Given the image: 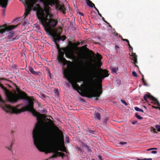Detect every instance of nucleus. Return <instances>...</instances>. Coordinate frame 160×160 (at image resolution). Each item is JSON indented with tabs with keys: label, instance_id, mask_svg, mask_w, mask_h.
Segmentation results:
<instances>
[{
	"label": "nucleus",
	"instance_id": "nucleus-1",
	"mask_svg": "<svg viewBox=\"0 0 160 160\" xmlns=\"http://www.w3.org/2000/svg\"><path fill=\"white\" fill-rule=\"evenodd\" d=\"M58 50V55L57 59L58 62L62 64L63 66L67 64V68L63 69L64 77L71 84L73 89L76 90L82 96L88 98L94 97L96 98L95 100H98V98L102 93V88L100 85L96 89L94 90L95 82L97 81L99 83H101L104 78L109 76V72L106 69H100L98 74L97 71L95 69H93L90 74V73H87L88 82L79 86L77 83L80 81H83L84 79L81 75L78 76L76 78L72 77L71 70L72 62L67 60L64 58V52L66 48H63Z\"/></svg>",
	"mask_w": 160,
	"mask_h": 160
},
{
	"label": "nucleus",
	"instance_id": "nucleus-2",
	"mask_svg": "<svg viewBox=\"0 0 160 160\" xmlns=\"http://www.w3.org/2000/svg\"><path fill=\"white\" fill-rule=\"evenodd\" d=\"M33 135L34 144L37 148L40 151L46 153H53L51 158H56L59 156L62 157L63 158L64 154L58 151L68 153L64 146L62 134L55 135L52 130L47 129L41 134L37 132Z\"/></svg>",
	"mask_w": 160,
	"mask_h": 160
},
{
	"label": "nucleus",
	"instance_id": "nucleus-3",
	"mask_svg": "<svg viewBox=\"0 0 160 160\" xmlns=\"http://www.w3.org/2000/svg\"><path fill=\"white\" fill-rule=\"evenodd\" d=\"M1 88L3 89L6 94L8 100L11 102L15 103L20 99L25 100L28 101L26 106L18 109L19 105H18L16 107H12L10 105L6 104L0 96V107L8 113L19 114L24 111H28L32 112L33 114L36 115L37 112L34 109V102L30 97L28 96L24 92L20 91L19 89L17 88L18 94L13 93L10 92L7 88L1 85Z\"/></svg>",
	"mask_w": 160,
	"mask_h": 160
},
{
	"label": "nucleus",
	"instance_id": "nucleus-4",
	"mask_svg": "<svg viewBox=\"0 0 160 160\" xmlns=\"http://www.w3.org/2000/svg\"><path fill=\"white\" fill-rule=\"evenodd\" d=\"M50 8L46 7L44 10L38 5L36 10L37 16L40 22L42 23L47 32L49 33L51 28L56 27L58 23L57 19H53V15L51 14Z\"/></svg>",
	"mask_w": 160,
	"mask_h": 160
},
{
	"label": "nucleus",
	"instance_id": "nucleus-5",
	"mask_svg": "<svg viewBox=\"0 0 160 160\" xmlns=\"http://www.w3.org/2000/svg\"><path fill=\"white\" fill-rule=\"evenodd\" d=\"M48 120V122L47 123L48 126L45 127L41 131L39 128L38 126H36L35 128L33 130L32 132V138L33 139V135L34 134L36 133L37 132L39 133V134H41V133L45 130L47 129H50L52 131L54 134L55 135H56L54 132L53 130L52 129V127H55L57 132L60 134V135L62 134V133L61 131L58 128V127L55 126L53 122L51 119H47Z\"/></svg>",
	"mask_w": 160,
	"mask_h": 160
},
{
	"label": "nucleus",
	"instance_id": "nucleus-6",
	"mask_svg": "<svg viewBox=\"0 0 160 160\" xmlns=\"http://www.w3.org/2000/svg\"><path fill=\"white\" fill-rule=\"evenodd\" d=\"M20 24H18L16 25H11L7 26L6 25H3L0 27V33H2L6 31H8L12 30L18 27V26Z\"/></svg>",
	"mask_w": 160,
	"mask_h": 160
},
{
	"label": "nucleus",
	"instance_id": "nucleus-7",
	"mask_svg": "<svg viewBox=\"0 0 160 160\" xmlns=\"http://www.w3.org/2000/svg\"><path fill=\"white\" fill-rule=\"evenodd\" d=\"M143 98L144 100L147 102H148L147 100V99L148 98L152 100L154 102V103L153 102H152L151 103H152L153 104H156L159 106H160V104L158 100L156 98H154L153 96L151 95L150 94H145L143 97Z\"/></svg>",
	"mask_w": 160,
	"mask_h": 160
},
{
	"label": "nucleus",
	"instance_id": "nucleus-8",
	"mask_svg": "<svg viewBox=\"0 0 160 160\" xmlns=\"http://www.w3.org/2000/svg\"><path fill=\"white\" fill-rule=\"evenodd\" d=\"M131 59H132L133 61V64L135 65V66L137 67L139 69L138 66L136 65V63H138L137 59V56L136 53H135L132 52V55L131 56Z\"/></svg>",
	"mask_w": 160,
	"mask_h": 160
},
{
	"label": "nucleus",
	"instance_id": "nucleus-9",
	"mask_svg": "<svg viewBox=\"0 0 160 160\" xmlns=\"http://www.w3.org/2000/svg\"><path fill=\"white\" fill-rule=\"evenodd\" d=\"M8 0H0V7L6 8L8 4Z\"/></svg>",
	"mask_w": 160,
	"mask_h": 160
},
{
	"label": "nucleus",
	"instance_id": "nucleus-10",
	"mask_svg": "<svg viewBox=\"0 0 160 160\" xmlns=\"http://www.w3.org/2000/svg\"><path fill=\"white\" fill-rule=\"evenodd\" d=\"M74 52L73 50H71L66 53V55L67 57L75 58L76 56L74 54Z\"/></svg>",
	"mask_w": 160,
	"mask_h": 160
},
{
	"label": "nucleus",
	"instance_id": "nucleus-11",
	"mask_svg": "<svg viewBox=\"0 0 160 160\" xmlns=\"http://www.w3.org/2000/svg\"><path fill=\"white\" fill-rule=\"evenodd\" d=\"M56 9L60 10L61 12H62L63 13H65V8L63 5L62 6L59 4H57L56 6Z\"/></svg>",
	"mask_w": 160,
	"mask_h": 160
},
{
	"label": "nucleus",
	"instance_id": "nucleus-12",
	"mask_svg": "<svg viewBox=\"0 0 160 160\" xmlns=\"http://www.w3.org/2000/svg\"><path fill=\"white\" fill-rule=\"evenodd\" d=\"M48 2V4L51 6H53L54 5L56 6L57 4H58L57 1L56 0H46Z\"/></svg>",
	"mask_w": 160,
	"mask_h": 160
},
{
	"label": "nucleus",
	"instance_id": "nucleus-13",
	"mask_svg": "<svg viewBox=\"0 0 160 160\" xmlns=\"http://www.w3.org/2000/svg\"><path fill=\"white\" fill-rule=\"evenodd\" d=\"M14 33H10L7 38V40L8 41H12L14 40V39L13 37L14 36Z\"/></svg>",
	"mask_w": 160,
	"mask_h": 160
},
{
	"label": "nucleus",
	"instance_id": "nucleus-14",
	"mask_svg": "<svg viewBox=\"0 0 160 160\" xmlns=\"http://www.w3.org/2000/svg\"><path fill=\"white\" fill-rule=\"evenodd\" d=\"M24 16V18L22 22V25L24 26H25L26 25H27L28 24H29V22H28V21L27 19H26V18L27 17H25V16L23 15Z\"/></svg>",
	"mask_w": 160,
	"mask_h": 160
},
{
	"label": "nucleus",
	"instance_id": "nucleus-15",
	"mask_svg": "<svg viewBox=\"0 0 160 160\" xmlns=\"http://www.w3.org/2000/svg\"><path fill=\"white\" fill-rule=\"evenodd\" d=\"M62 32V28L60 27H59L56 30V32L55 33V35H57L59 36H60L61 34V33Z\"/></svg>",
	"mask_w": 160,
	"mask_h": 160
},
{
	"label": "nucleus",
	"instance_id": "nucleus-16",
	"mask_svg": "<svg viewBox=\"0 0 160 160\" xmlns=\"http://www.w3.org/2000/svg\"><path fill=\"white\" fill-rule=\"evenodd\" d=\"M60 36L58 35H55L54 36L53 39V41L54 42L56 41L57 42H58L60 40Z\"/></svg>",
	"mask_w": 160,
	"mask_h": 160
},
{
	"label": "nucleus",
	"instance_id": "nucleus-17",
	"mask_svg": "<svg viewBox=\"0 0 160 160\" xmlns=\"http://www.w3.org/2000/svg\"><path fill=\"white\" fill-rule=\"evenodd\" d=\"M94 117L96 119L100 120L101 119L100 114L98 112H95L94 114Z\"/></svg>",
	"mask_w": 160,
	"mask_h": 160
},
{
	"label": "nucleus",
	"instance_id": "nucleus-18",
	"mask_svg": "<svg viewBox=\"0 0 160 160\" xmlns=\"http://www.w3.org/2000/svg\"><path fill=\"white\" fill-rule=\"evenodd\" d=\"M86 0V2L88 6L91 8H93V6H94V3L92 2L91 1H90V0Z\"/></svg>",
	"mask_w": 160,
	"mask_h": 160
},
{
	"label": "nucleus",
	"instance_id": "nucleus-19",
	"mask_svg": "<svg viewBox=\"0 0 160 160\" xmlns=\"http://www.w3.org/2000/svg\"><path fill=\"white\" fill-rule=\"evenodd\" d=\"M29 72L32 74H34V75H37L38 74V72H36L35 71L33 68L32 67H29Z\"/></svg>",
	"mask_w": 160,
	"mask_h": 160
},
{
	"label": "nucleus",
	"instance_id": "nucleus-20",
	"mask_svg": "<svg viewBox=\"0 0 160 160\" xmlns=\"http://www.w3.org/2000/svg\"><path fill=\"white\" fill-rule=\"evenodd\" d=\"M87 134H95L96 132L95 131L92 130L90 129H88L87 131Z\"/></svg>",
	"mask_w": 160,
	"mask_h": 160
},
{
	"label": "nucleus",
	"instance_id": "nucleus-21",
	"mask_svg": "<svg viewBox=\"0 0 160 160\" xmlns=\"http://www.w3.org/2000/svg\"><path fill=\"white\" fill-rule=\"evenodd\" d=\"M111 69L112 72L113 73H116L118 70V68H114L113 67H111Z\"/></svg>",
	"mask_w": 160,
	"mask_h": 160
},
{
	"label": "nucleus",
	"instance_id": "nucleus-22",
	"mask_svg": "<svg viewBox=\"0 0 160 160\" xmlns=\"http://www.w3.org/2000/svg\"><path fill=\"white\" fill-rule=\"evenodd\" d=\"M82 48L85 49L87 51H89L91 53V54L93 55H94V53L92 51L89 50L88 48H86V46H84L82 47Z\"/></svg>",
	"mask_w": 160,
	"mask_h": 160
},
{
	"label": "nucleus",
	"instance_id": "nucleus-23",
	"mask_svg": "<svg viewBox=\"0 0 160 160\" xmlns=\"http://www.w3.org/2000/svg\"><path fill=\"white\" fill-rule=\"evenodd\" d=\"M134 109L135 110L137 111L141 112H144L143 110L142 109L138 107H135L134 108Z\"/></svg>",
	"mask_w": 160,
	"mask_h": 160
},
{
	"label": "nucleus",
	"instance_id": "nucleus-24",
	"mask_svg": "<svg viewBox=\"0 0 160 160\" xmlns=\"http://www.w3.org/2000/svg\"><path fill=\"white\" fill-rule=\"evenodd\" d=\"M135 116L138 119L141 120L143 119L142 117L138 115L137 113L135 114Z\"/></svg>",
	"mask_w": 160,
	"mask_h": 160
},
{
	"label": "nucleus",
	"instance_id": "nucleus-25",
	"mask_svg": "<svg viewBox=\"0 0 160 160\" xmlns=\"http://www.w3.org/2000/svg\"><path fill=\"white\" fill-rule=\"evenodd\" d=\"M66 37L64 35H63L61 37L60 36V40H62V41H64L66 39Z\"/></svg>",
	"mask_w": 160,
	"mask_h": 160
},
{
	"label": "nucleus",
	"instance_id": "nucleus-26",
	"mask_svg": "<svg viewBox=\"0 0 160 160\" xmlns=\"http://www.w3.org/2000/svg\"><path fill=\"white\" fill-rule=\"evenodd\" d=\"M13 145V143L12 142H11V145L9 147H6V148H8V150H10L11 151H12V146Z\"/></svg>",
	"mask_w": 160,
	"mask_h": 160
},
{
	"label": "nucleus",
	"instance_id": "nucleus-27",
	"mask_svg": "<svg viewBox=\"0 0 160 160\" xmlns=\"http://www.w3.org/2000/svg\"><path fill=\"white\" fill-rule=\"evenodd\" d=\"M54 43L55 44V45H56V47H57V49H58V50H59V49H61L59 47V44H58L57 42H56V41H55Z\"/></svg>",
	"mask_w": 160,
	"mask_h": 160
},
{
	"label": "nucleus",
	"instance_id": "nucleus-28",
	"mask_svg": "<svg viewBox=\"0 0 160 160\" xmlns=\"http://www.w3.org/2000/svg\"><path fill=\"white\" fill-rule=\"evenodd\" d=\"M121 102L124 104L125 106H127L128 105V103L126 102L125 101L123 100H121Z\"/></svg>",
	"mask_w": 160,
	"mask_h": 160
},
{
	"label": "nucleus",
	"instance_id": "nucleus-29",
	"mask_svg": "<svg viewBox=\"0 0 160 160\" xmlns=\"http://www.w3.org/2000/svg\"><path fill=\"white\" fill-rule=\"evenodd\" d=\"M132 75L134 77H138V75L136 72L135 71L132 72Z\"/></svg>",
	"mask_w": 160,
	"mask_h": 160
},
{
	"label": "nucleus",
	"instance_id": "nucleus-30",
	"mask_svg": "<svg viewBox=\"0 0 160 160\" xmlns=\"http://www.w3.org/2000/svg\"><path fill=\"white\" fill-rule=\"evenodd\" d=\"M156 128H157V131H160V126L159 125H156L155 127Z\"/></svg>",
	"mask_w": 160,
	"mask_h": 160
},
{
	"label": "nucleus",
	"instance_id": "nucleus-31",
	"mask_svg": "<svg viewBox=\"0 0 160 160\" xmlns=\"http://www.w3.org/2000/svg\"><path fill=\"white\" fill-rule=\"evenodd\" d=\"M151 131H153L154 133H157V132L156 131V129L155 128H153V127H152L151 128Z\"/></svg>",
	"mask_w": 160,
	"mask_h": 160
},
{
	"label": "nucleus",
	"instance_id": "nucleus-32",
	"mask_svg": "<svg viewBox=\"0 0 160 160\" xmlns=\"http://www.w3.org/2000/svg\"><path fill=\"white\" fill-rule=\"evenodd\" d=\"M97 57H98V58L99 60H100L102 58V56L101 55H99L98 53L97 54Z\"/></svg>",
	"mask_w": 160,
	"mask_h": 160
},
{
	"label": "nucleus",
	"instance_id": "nucleus-33",
	"mask_svg": "<svg viewBox=\"0 0 160 160\" xmlns=\"http://www.w3.org/2000/svg\"><path fill=\"white\" fill-rule=\"evenodd\" d=\"M128 45L129 47V48H130V51H131V50L132 51L133 48H132V47L130 45L129 43H129H128Z\"/></svg>",
	"mask_w": 160,
	"mask_h": 160
},
{
	"label": "nucleus",
	"instance_id": "nucleus-34",
	"mask_svg": "<svg viewBox=\"0 0 160 160\" xmlns=\"http://www.w3.org/2000/svg\"><path fill=\"white\" fill-rule=\"evenodd\" d=\"M138 160H152V159L151 158H145L143 159H138Z\"/></svg>",
	"mask_w": 160,
	"mask_h": 160
},
{
	"label": "nucleus",
	"instance_id": "nucleus-35",
	"mask_svg": "<svg viewBox=\"0 0 160 160\" xmlns=\"http://www.w3.org/2000/svg\"><path fill=\"white\" fill-rule=\"evenodd\" d=\"M122 40L123 41H126V42H127L128 43H129V41H128V40L127 39H123V38H122Z\"/></svg>",
	"mask_w": 160,
	"mask_h": 160
},
{
	"label": "nucleus",
	"instance_id": "nucleus-36",
	"mask_svg": "<svg viewBox=\"0 0 160 160\" xmlns=\"http://www.w3.org/2000/svg\"><path fill=\"white\" fill-rule=\"evenodd\" d=\"M102 20L104 21L105 22H106L107 24H109V23H108L105 20L104 18L102 17Z\"/></svg>",
	"mask_w": 160,
	"mask_h": 160
},
{
	"label": "nucleus",
	"instance_id": "nucleus-37",
	"mask_svg": "<svg viewBox=\"0 0 160 160\" xmlns=\"http://www.w3.org/2000/svg\"><path fill=\"white\" fill-rule=\"evenodd\" d=\"M19 37L15 36L14 35V36L13 37V38L14 39V40L18 39Z\"/></svg>",
	"mask_w": 160,
	"mask_h": 160
},
{
	"label": "nucleus",
	"instance_id": "nucleus-38",
	"mask_svg": "<svg viewBox=\"0 0 160 160\" xmlns=\"http://www.w3.org/2000/svg\"><path fill=\"white\" fill-rule=\"evenodd\" d=\"M119 144L121 145H124L127 144V142H119Z\"/></svg>",
	"mask_w": 160,
	"mask_h": 160
},
{
	"label": "nucleus",
	"instance_id": "nucleus-39",
	"mask_svg": "<svg viewBox=\"0 0 160 160\" xmlns=\"http://www.w3.org/2000/svg\"><path fill=\"white\" fill-rule=\"evenodd\" d=\"M137 122H138L137 121H132V124H133V125H134L135 124L137 123Z\"/></svg>",
	"mask_w": 160,
	"mask_h": 160
},
{
	"label": "nucleus",
	"instance_id": "nucleus-40",
	"mask_svg": "<svg viewBox=\"0 0 160 160\" xmlns=\"http://www.w3.org/2000/svg\"><path fill=\"white\" fill-rule=\"evenodd\" d=\"M54 92L56 94H58V90L55 89L54 90Z\"/></svg>",
	"mask_w": 160,
	"mask_h": 160
},
{
	"label": "nucleus",
	"instance_id": "nucleus-41",
	"mask_svg": "<svg viewBox=\"0 0 160 160\" xmlns=\"http://www.w3.org/2000/svg\"><path fill=\"white\" fill-rule=\"evenodd\" d=\"M157 148H151L150 149H149L148 150V151L150 150H157Z\"/></svg>",
	"mask_w": 160,
	"mask_h": 160
},
{
	"label": "nucleus",
	"instance_id": "nucleus-42",
	"mask_svg": "<svg viewBox=\"0 0 160 160\" xmlns=\"http://www.w3.org/2000/svg\"><path fill=\"white\" fill-rule=\"evenodd\" d=\"M151 153H152V154H156L157 153V152L156 151H152L151 152Z\"/></svg>",
	"mask_w": 160,
	"mask_h": 160
},
{
	"label": "nucleus",
	"instance_id": "nucleus-43",
	"mask_svg": "<svg viewBox=\"0 0 160 160\" xmlns=\"http://www.w3.org/2000/svg\"><path fill=\"white\" fill-rule=\"evenodd\" d=\"M142 82H143V81H144L145 80L144 79V75L143 74H142Z\"/></svg>",
	"mask_w": 160,
	"mask_h": 160
},
{
	"label": "nucleus",
	"instance_id": "nucleus-44",
	"mask_svg": "<svg viewBox=\"0 0 160 160\" xmlns=\"http://www.w3.org/2000/svg\"><path fill=\"white\" fill-rule=\"evenodd\" d=\"M142 82L144 84V85L146 86L147 85V84L145 80H144V81H143Z\"/></svg>",
	"mask_w": 160,
	"mask_h": 160
},
{
	"label": "nucleus",
	"instance_id": "nucleus-45",
	"mask_svg": "<svg viewBox=\"0 0 160 160\" xmlns=\"http://www.w3.org/2000/svg\"><path fill=\"white\" fill-rule=\"evenodd\" d=\"M14 133V131H12L11 132V134H13Z\"/></svg>",
	"mask_w": 160,
	"mask_h": 160
},
{
	"label": "nucleus",
	"instance_id": "nucleus-46",
	"mask_svg": "<svg viewBox=\"0 0 160 160\" xmlns=\"http://www.w3.org/2000/svg\"><path fill=\"white\" fill-rule=\"evenodd\" d=\"M114 34L116 36L118 35V33H117V32H116L115 31V32H114Z\"/></svg>",
	"mask_w": 160,
	"mask_h": 160
},
{
	"label": "nucleus",
	"instance_id": "nucleus-47",
	"mask_svg": "<svg viewBox=\"0 0 160 160\" xmlns=\"http://www.w3.org/2000/svg\"><path fill=\"white\" fill-rule=\"evenodd\" d=\"M93 7H94V8L97 11H98V9H97V8L95 7V5H94V6H93Z\"/></svg>",
	"mask_w": 160,
	"mask_h": 160
},
{
	"label": "nucleus",
	"instance_id": "nucleus-48",
	"mask_svg": "<svg viewBox=\"0 0 160 160\" xmlns=\"http://www.w3.org/2000/svg\"><path fill=\"white\" fill-rule=\"evenodd\" d=\"M98 14L100 17H102L101 14L99 13V12H98Z\"/></svg>",
	"mask_w": 160,
	"mask_h": 160
},
{
	"label": "nucleus",
	"instance_id": "nucleus-49",
	"mask_svg": "<svg viewBox=\"0 0 160 160\" xmlns=\"http://www.w3.org/2000/svg\"><path fill=\"white\" fill-rule=\"evenodd\" d=\"M152 107L153 108H154L157 109V108H158V107H155V106H152Z\"/></svg>",
	"mask_w": 160,
	"mask_h": 160
},
{
	"label": "nucleus",
	"instance_id": "nucleus-50",
	"mask_svg": "<svg viewBox=\"0 0 160 160\" xmlns=\"http://www.w3.org/2000/svg\"><path fill=\"white\" fill-rule=\"evenodd\" d=\"M108 26L109 27L111 28H112V26L109 24H109H108Z\"/></svg>",
	"mask_w": 160,
	"mask_h": 160
},
{
	"label": "nucleus",
	"instance_id": "nucleus-51",
	"mask_svg": "<svg viewBox=\"0 0 160 160\" xmlns=\"http://www.w3.org/2000/svg\"><path fill=\"white\" fill-rule=\"evenodd\" d=\"M98 158H99V159L100 160L101 159V156H100V155L99 156H98Z\"/></svg>",
	"mask_w": 160,
	"mask_h": 160
},
{
	"label": "nucleus",
	"instance_id": "nucleus-52",
	"mask_svg": "<svg viewBox=\"0 0 160 160\" xmlns=\"http://www.w3.org/2000/svg\"><path fill=\"white\" fill-rule=\"evenodd\" d=\"M80 62L82 63L83 64V62L82 60H80Z\"/></svg>",
	"mask_w": 160,
	"mask_h": 160
},
{
	"label": "nucleus",
	"instance_id": "nucleus-53",
	"mask_svg": "<svg viewBox=\"0 0 160 160\" xmlns=\"http://www.w3.org/2000/svg\"><path fill=\"white\" fill-rule=\"evenodd\" d=\"M103 123H104V124H105V123L106 122V121H105V120H104V121H103Z\"/></svg>",
	"mask_w": 160,
	"mask_h": 160
},
{
	"label": "nucleus",
	"instance_id": "nucleus-54",
	"mask_svg": "<svg viewBox=\"0 0 160 160\" xmlns=\"http://www.w3.org/2000/svg\"><path fill=\"white\" fill-rule=\"evenodd\" d=\"M80 14L81 15H83V13H81Z\"/></svg>",
	"mask_w": 160,
	"mask_h": 160
},
{
	"label": "nucleus",
	"instance_id": "nucleus-55",
	"mask_svg": "<svg viewBox=\"0 0 160 160\" xmlns=\"http://www.w3.org/2000/svg\"><path fill=\"white\" fill-rule=\"evenodd\" d=\"M97 11V12H98H98H99V11L98 10V11Z\"/></svg>",
	"mask_w": 160,
	"mask_h": 160
},
{
	"label": "nucleus",
	"instance_id": "nucleus-56",
	"mask_svg": "<svg viewBox=\"0 0 160 160\" xmlns=\"http://www.w3.org/2000/svg\"><path fill=\"white\" fill-rule=\"evenodd\" d=\"M158 108H159L160 110V108L158 107Z\"/></svg>",
	"mask_w": 160,
	"mask_h": 160
},
{
	"label": "nucleus",
	"instance_id": "nucleus-57",
	"mask_svg": "<svg viewBox=\"0 0 160 160\" xmlns=\"http://www.w3.org/2000/svg\"><path fill=\"white\" fill-rule=\"evenodd\" d=\"M144 108H146V107H145V106H144Z\"/></svg>",
	"mask_w": 160,
	"mask_h": 160
},
{
	"label": "nucleus",
	"instance_id": "nucleus-58",
	"mask_svg": "<svg viewBox=\"0 0 160 160\" xmlns=\"http://www.w3.org/2000/svg\"><path fill=\"white\" fill-rule=\"evenodd\" d=\"M113 30L114 31H115L114 29H113Z\"/></svg>",
	"mask_w": 160,
	"mask_h": 160
}]
</instances>
